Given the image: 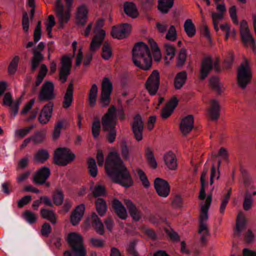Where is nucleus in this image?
Listing matches in <instances>:
<instances>
[{
    "label": "nucleus",
    "mask_w": 256,
    "mask_h": 256,
    "mask_svg": "<svg viewBox=\"0 0 256 256\" xmlns=\"http://www.w3.org/2000/svg\"><path fill=\"white\" fill-rule=\"evenodd\" d=\"M96 210L98 214L102 216L106 214L108 206L106 200L102 198H98L96 202Z\"/></svg>",
    "instance_id": "obj_31"
},
{
    "label": "nucleus",
    "mask_w": 256,
    "mask_h": 256,
    "mask_svg": "<svg viewBox=\"0 0 256 256\" xmlns=\"http://www.w3.org/2000/svg\"><path fill=\"white\" fill-rule=\"evenodd\" d=\"M55 12L58 18L60 28H62L64 24L68 22L70 17V12L68 8L65 10L61 0H57L55 4Z\"/></svg>",
    "instance_id": "obj_8"
},
{
    "label": "nucleus",
    "mask_w": 256,
    "mask_h": 256,
    "mask_svg": "<svg viewBox=\"0 0 256 256\" xmlns=\"http://www.w3.org/2000/svg\"><path fill=\"white\" fill-rule=\"evenodd\" d=\"M73 84L70 82L66 90L62 102V106L64 108H68L71 105L73 101Z\"/></svg>",
    "instance_id": "obj_24"
},
{
    "label": "nucleus",
    "mask_w": 256,
    "mask_h": 256,
    "mask_svg": "<svg viewBox=\"0 0 256 256\" xmlns=\"http://www.w3.org/2000/svg\"><path fill=\"white\" fill-rule=\"evenodd\" d=\"M50 174V170L48 168L44 166L38 170L34 176V182L40 185L45 184L46 180Z\"/></svg>",
    "instance_id": "obj_16"
},
{
    "label": "nucleus",
    "mask_w": 256,
    "mask_h": 256,
    "mask_svg": "<svg viewBox=\"0 0 256 256\" xmlns=\"http://www.w3.org/2000/svg\"><path fill=\"white\" fill-rule=\"evenodd\" d=\"M54 104L52 102H49L42 108L38 120L42 124H46L52 117V114L53 110Z\"/></svg>",
    "instance_id": "obj_14"
},
{
    "label": "nucleus",
    "mask_w": 256,
    "mask_h": 256,
    "mask_svg": "<svg viewBox=\"0 0 256 256\" xmlns=\"http://www.w3.org/2000/svg\"><path fill=\"white\" fill-rule=\"evenodd\" d=\"M253 202L252 194L246 190L245 196L243 202V208L245 210H249Z\"/></svg>",
    "instance_id": "obj_42"
},
{
    "label": "nucleus",
    "mask_w": 256,
    "mask_h": 256,
    "mask_svg": "<svg viewBox=\"0 0 256 256\" xmlns=\"http://www.w3.org/2000/svg\"><path fill=\"white\" fill-rule=\"evenodd\" d=\"M148 43L152 50L154 51V56H158L159 57H160L161 54L160 50L158 48L156 42L153 39L150 38L148 40Z\"/></svg>",
    "instance_id": "obj_55"
},
{
    "label": "nucleus",
    "mask_w": 256,
    "mask_h": 256,
    "mask_svg": "<svg viewBox=\"0 0 256 256\" xmlns=\"http://www.w3.org/2000/svg\"><path fill=\"white\" fill-rule=\"evenodd\" d=\"M209 84L213 90H215L218 94H221L222 88L219 78L217 76H213L211 77L209 80Z\"/></svg>",
    "instance_id": "obj_36"
},
{
    "label": "nucleus",
    "mask_w": 256,
    "mask_h": 256,
    "mask_svg": "<svg viewBox=\"0 0 256 256\" xmlns=\"http://www.w3.org/2000/svg\"><path fill=\"white\" fill-rule=\"evenodd\" d=\"M186 50L182 48L178 57L177 66L182 67L184 64L186 60Z\"/></svg>",
    "instance_id": "obj_51"
},
{
    "label": "nucleus",
    "mask_w": 256,
    "mask_h": 256,
    "mask_svg": "<svg viewBox=\"0 0 256 256\" xmlns=\"http://www.w3.org/2000/svg\"><path fill=\"white\" fill-rule=\"evenodd\" d=\"M88 11L85 6L82 5L78 8L76 16L77 24L82 26H85L88 19Z\"/></svg>",
    "instance_id": "obj_20"
},
{
    "label": "nucleus",
    "mask_w": 256,
    "mask_h": 256,
    "mask_svg": "<svg viewBox=\"0 0 256 256\" xmlns=\"http://www.w3.org/2000/svg\"><path fill=\"white\" fill-rule=\"evenodd\" d=\"M240 172L242 176L244 184L246 188H251V178L248 174V173L244 168L242 166L240 168Z\"/></svg>",
    "instance_id": "obj_40"
},
{
    "label": "nucleus",
    "mask_w": 256,
    "mask_h": 256,
    "mask_svg": "<svg viewBox=\"0 0 256 256\" xmlns=\"http://www.w3.org/2000/svg\"><path fill=\"white\" fill-rule=\"evenodd\" d=\"M246 227V220L244 217L239 218L238 217L236 222V228L235 234L238 236H240L242 230Z\"/></svg>",
    "instance_id": "obj_38"
},
{
    "label": "nucleus",
    "mask_w": 256,
    "mask_h": 256,
    "mask_svg": "<svg viewBox=\"0 0 256 256\" xmlns=\"http://www.w3.org/2000/svg\"><path fill=\"white\" fill-rule=\"evenodd\" d=\"M164 231L172 240L174 242H178L180 240V236L172 228H165Z\"/></svg>",
    "instance_id": "obj_49"
},
{
    "label": "nucleus",
    "mask_w": 256,
    "mask_h": 256,
    "mask_svg": "<svg viewBox=\"0 0 256 256\" xmlns=\"http://www.w3.org/2000/svg\"><path fill=\"white\" fill-rule=\"evenodd\" d=\"M94 197L104 196L106 194V189L104 186L102 185H96L92 192Z\"/></svg>",
    "instance_id": "obj_50"
},
{
    "label": "nucleus",
    "mask_w": 256,
    "mask_h": 256,
    "mask_svg": "<svg viewBox=\"0 0 256 256\" xmlns=\"http://www.w3.org/2000/svg\"><path fill=\"white\" fill-rule=\"evenodd\" d=\"M112 56V50L110 45L105 42L102 48V57L106 60H108Z\"/></svg>",
    "instance_id": "obj_37"
},
{
    "label": "nucleus",
    "mask_w": 256,
    "mask_h": 256,
    "mask_svg": "<svg viewBox=\"0 0 256 256\" xmlns=\"http://www.w3.org/2000/svg\"><path fill=\"white\" fill-rule=\"evenodd\" d=\"M104 25V22L102 18L98 19L96 22V26L94 30V32L96 34L92 40L90 44V50L93 52H94L100 48L104 40L106 32L104 30L102 29Z\"/></svg>",
    "instance_id": "obj_4"
},
{
    "label": "nucleus",
    "mask_w": 256,
    "mask_h": 256,
    "mask_svg": "<svg viewBox=\"0 0 256 256\" xmlns=\"http://www.w3.org/2000/svg\"><path fill=\"white\" fill-rule=\"evenodd\" d=\"M52 200L56 206H59L62 204L64 200V194L62 190L56 188L52 194Z\"/></svg>",
    "instance_id": "obj_34"
},
{
    "label": "nucleus",
    "mask_w": 256,
    "mask_h": 256,
    "mask_svg": "<svg viewBox=\"0 0 256 256\" xmlns=\"http://www.w3.org/2000/svg\"><path fill=\"white\" fill-rule=\"evenodd\" d=\"M75 154L66 148H58L54 152V162L58 165L66 166L75 158Z\"/></svg>",
    "instance_id": "obj_5"
},
{
    "label": "nucleus",
    "mask_w": 256,
    "mask_h": 256,
    "mask_svg": "<svg viewBox=\"0 0 256 256\" xmlns=\"http://www.w3.org/2000/svg\"><path fill=\"white\" fill-rule=\"evenodd\" d=\"M54 84L46 81L42 84L39 94L38 98L40 101H48L54 99L56 95L54 94Z\"/></svg>",
    "instance_id": "obj_10"
},
{
    "label": "nucleus",
    "mask_w": 256,
    "mask_h": 256,
    "mask_svg": "<svg viewBox=\"0 0 256 256\" xmlns=\"http://www.w3.org/2000/svg\"><path fill=\"white\" fill-rule=\"evenodd\" d=\"M252 78V73L248 62H242L238 70V82L239 86L244 88Z\"/></svg>",
    "instance_id": "obj_6"
},
{
    "label": "nucleus",
    "mask_w": 256,
    "mask_h": 256,
    "mask_svg": "<svg viewBox=\"0 0 256 256\" xmlns=\"http://www.w3.org/2000/svg\"><path fill=\"white\" fill-rule=\"evenodd\" d=\"M12 94L8 92L5 94L3 98V104L12 107L14 103Z\"/></svg>",
    "instance_id": "obj_58"
},
{
    "label": "nucleus",
    "mask_w": 256,
    "mask_h": 256,
    "mask_svg": "<svg viewBox=\"0 0 256 256\" xmlns=\"http://www.w3.org/2000/svg\"><path fill=\"white\" fill-rule=\"evenodd\" d=\"M178 100L176 96H172L170 100L167 103L166 106L174 110L177 106Z\"/></svg>",
    "instance_id": "obj_64"
},
{
    "label": "nucleus",
    "mask_w": 256,
    "mask_h": 256,
    "mask_svg": "<svg viewBox=\"0 0 256 256\" xmlns=\"http://www.w3.org/2000/svg\"><path fill=\"white\" fill-rule=\"evenodd\" d=\"M164 161L168 168L172 170H175L177 168L176 158L171 151L168 152L164 156Z\"/></svg>",
    "instance_id": "obj_25"
},
{
    "label": "nucleus",
    "mask_w": 256,
    "mask_h": 256,
    "mask_svg": "<svg viewBox=\"0 0 256 256\" xmlns=\"http://www.w3.org/2000/svg\"><path fill=\"white\" fill-rule=\"evenodd\" d=\"M122 154L123 158L126 160H130V156H129V150L128 146L126 144V143H124L122 145Z\"/></svg>",
    "instance_id": "obj_63"
},
{
    "label": "nucleus",
    "mask_w": 256,
    "mask_h": 256,
    "mask_svg": "<svg viewBox=\"0 0 256 256\" xmlns=\"http://www.w3.org/2000/svg\"><path fill=\"white\" fill-rule=\"evenodd\" d=\"M112 93L101 92L100 100L102 107H106L109 105L110 102V94Z\"/></svg>",
    "instance_id": "obj_46"
},
{
    "label": "nucleus",
    "mask_w": 256,
    "mask_h": 256,
    "mask_svg": "<svg viewBox=\"0 0 256 256\" xmlns=\"http://www.w3.org/2000/svg\"><path fill=\"white\" fill-rule=\"evenodd\" d=\"M114 212L120 218L125 220L128 218L126 210L122 202L118 199H114L112 203Z\"/></svg>",
    "instance_id": "obj_15"
},
{
    "label": "nucleus",
    "mask_w": 256,
    "mask_h": 256,
    "mask_svg": "<svg viewBox=\"0 0 256 256\" xmlns=\"http://www.w3.org/2000/svg\"><path fill=\"white\" fill-rule=\"evenodd\" d=\"M212 202V196L209 195L207 196L206 202L201 206V212L208 213Z\"/></svg>",
    "instance_id": "obj_59"
},
{
    "label": "nucleus",
    "mask_w": 256,
    "mask_h": 256,
    "mask_svg": "<svg viewBox=\"0 0 256 256\" xmlns=\"http://www.w3.org/2000/svg\"><path fill=\"white\" fill-rule=\"evenodd\" d=\"M229 14L232 22L236 24H238V22L237 18L236 8L235 6H232L230 8Z\"/></svg>",
    "instance_id": "obj_62"
},
{
    "label": "nucleus",
    "mask_w": 256,
    "mask_h": 256,
    "mask_svg": "<svg viewBox=\"0 0 256 256\" xmlns=\"http://www.w3.org/2000/svg\"><path fill=\"white\" fill-rule=\"evenodd\" d=\"M72 66V60L68 56H64L62 58V68L64 71L70 72Z\"/></svg>",
    "instance_id": "obj_43"
},
{
    "label": "nucleus",
    "mask_w": 256,
    "mask_h": 256,
    "mask_svg": "<svg viewBox=\"0 0 256 256\" xmlns=\"http://www.w3.org/2000/svg\"><path fill=\"white\" fill-rule=\"evenodd\" d=\"M124 11L129 17L135 18L138 16L136 4L132 2H125L124 4Z\"/></svg>",
    "instance_id": "obj_21"
},
{
    "label": "nucleus",
    "mask_w": 256,
    "mask_h": 256,
    "mask_svg": "<svg viewBox=\"0 0 256 256\" xmlns=\"http://www.w3.org/2000/svg\"><path fill=\"white\" fill-rule=\"evenodd\" d=\"M92 220L96 233L100 235H103L104 234V224L96 213L92 214Z\"/></svg>",
    "instance_id": "obj_28"
},
{
    "label": "nucleus",
    "mask_w": 256,
    "mask_h": 256,
    "mask_svg": "<svg viewBox=\"0 0 256 256\" xmlns=\"http://www.w3.org/2000/svg\"><path fill=\"white\" fill-rule=\"evenodd\" d=\"M85 211L84 204L78 205L72 212L70 216V222L74 226L77 225L82 218Z\"/></svg>",
    "instance_id": "obj_19"
},
{
    "label": "nucleus",
    "mask_w": 256,
    "mask_h": 256,
    "mask_svg": "<svg viewBox=\"0 0 256 256\" xmlns=\"http://www.w3.org/2000/svg\"><path fill=\"white\" fill-rule=\"evenodd\" d=\"M160 78L158 70H154L146 82V89L151 96L155 95L159 88Z\"/></svg>",
    "instance_id": "obj_9"
},
{
    "label": "nucleus",
    "mask_w": 256,
    "mask_h": 256,
    "mask_svg": "<svg viewBox=\"0 0 256 256\" xmlns=\"http://www.w3.org/2000/svg\"><path fill=\"white\" fill-rule=\"evenodd\" d=\"M20 102V99L16 100L14 102L13 105L10 107V110L12 117L14 118L17 114L19 108V106Z\"/></svg>",
    "instance_id": "obj_57"
},
{
    "label": "nucleus",
    "mask_w": 256,
    "mask_h": 256,
    "mask_svg": "<svg viewBox=\"0 0 256 256\" xmlns=\"http://www.w3.org/2000/svg\"><path fill=\"white\" fill-rule=\"evenodd\" d=\"M130 30L131 26L128 23H124L112 26L110 34L112 38L122 40L127 37Z\"/></svg>",
    "instance_id": "obj_11"
},
{
    "label": "nucleus",
    "mask_w": 256,
    "mask_h": 256,
    "mask_svg": "<svg viewBox=\"0 0 256 256\" xmlns=\"http://www.w3.org/2000/svg\"><path fill=\"white\" fill-rule=\"evenodd\" d=\"M92 246L96 248H102L104 246V241L102 239L92 238L90 240Z\"/></svg>",
    "instance_id": "obj_60"
},
{
    "label": "nucleus",
    "mask_w": 256,
    "mask_h": 256,
    "mask_svg": "<svg viewBox=\"0 0 256 256\" xmlns=\"http://www.w3.org/2000/svg\"><path fill=\"white\" fill-rule=\"evenodd\" d=\"M112 84L108 78H104L102 84V92L112 93Z\"/></svg>",
    "instance_id": "obj_48"
},
{
    "label": "nucleus",
    "mask_w": 256,
    "mask_h": 256,
    "mask_svg": "<svg viewBox=\"0 0 256 256\" xmlns=\"http://www.w3.org/2000/svg\"><path fill=\"white\" fill-rule=\"evenodd\" d=\"M184 29L189 37H192L196 32V28L190 19H187L184 23Z\"/></svg>",
    "instance_id": "obj_33"
},
{
    "label": "nucleus",
    "mask_w": 256,
    "mask_h": 256,
    "mask_svg": "<svg viewBox=\"0 0 256 256\" xmlns=\"http://www.w3.org/2000/svg\"><path fill=\"white\" fill-rule=\"evenodd\" d=\"M32 140L33 141L34 144H39L42 143L45 138V134L42 131H36L34 134L30 136Z\"/></svg>",
    "instance_id": "obj_41"
},
{
    "label": "nucleus",
    "mask_w": 256,
    "mask_h": 256,
    "mask_svg": "<svg viewBox=\"0 0 256 256\" xmlns=\"http://www.w3.org/2000/svg\"><path fill=\"white\" fill-rule=\"evenodd\" d=\"M177 36L175 26L174 25H171L166 35V38L168 40L174 42L176 40Z\"/></svg>",
    "instance_id": "obj_47"
},
{
    "label": "nucleus",
    "mask_w": 256,
    "mask_h": 256,
    "mask_svg": "<svg viewBox=\"0 0 256 256\" xmlns=\"http://www.w3.org/2000/svg\"><path fill=\"white\" fill-rule=\"evenodd\" d=\"M50 157V154L46 150H39L34 156V159L38 162L44 163Z\"/></svg>",
    "instance_id": "obj_32"
},
{
    "label": "nucleus",
    "mask_w": 256,
    "mask_h": 256,
    "mask_svg": "<svg viewBox=\"0 0 256 256\" xmlns=\"http://www.w3.org/2000/svg\"><path fill=\"white\" fill-rule=\"evenodd\" d=\"M126 204L128 210L130 214L135 222L140 220L142 216L141 212L138 210L134 203L130 200L126 201Z\"/></svg>",
    "instance_id": "obj_22"
},
{
    "label": "nucleus",
    "mask_w": 256,
    "mask_h": 256,
    "mask_svg": "<svg viewBox=\"0 0 256 256\" xmlns=\"http://www.w3.org/2000/svg\"><path fill=\"white\" fill-rule=\"evenodd\" d=\"M138 174L145 188H148L150 184L144 172L142 170H138Z\"/></svg>",
    "instance_id": "obj_52"
},
{
    "label": "nucleus",
    "mask_w": 256,
    "mask_h": 256,
    "mask_svg": "<svg viewBox=\"0 0 256 256\" xmlns=\"http://www.w3.org/2000/svg\"><path fill=\"white\" fill-rule=\"evenodd\" d=\"M24 218L30 224H33L36 222L37 216L30 210H26L22 214Z\"/></svg>",
    "instance_id": "obj_39"
},
{
    "label": "nucleus",
    "mask_w": 256,
    "mask_h": 256,
    "mask_svg": "<svg viewBox=\"0 0 256 256\" xmlns=\"http://www.w3.org/2000/svg\"><path fill=\"white\" fill-rule=\"evenodd\" d=\"M31 200L32 196H26L18 202V206L20 208H22L24 206L28 204Z\"/></svg>",
    "instance_id": "obj_61"
},
{
    "label": "nucleus",
    "mask_w": 256,
    "mask_h": 256,
    "mask_svg": "<svg viewBox=\"0 0 256 256\" xmlns=\"http://www.w3.org/2000/svg\"><path fill=\"white\" fill-rule=\"evenodd\" d=\"M132 61L140 69L148 70L152 64V57L148 46L143 42H137L132 50Z\"/></svg>",
    "instance_id": "obj_2"
},
{
    "label": "nucleus",
    "mask_w": 256,
    "mask_h": 256,
    "mask_svg": "<svg viewBox=\"0 0 256 256\" xmlns=\"http://www.w3.org/2000/svg\"><path fill=\"white\" fill-rule=\"evenodd\" d=\"M240 34L244 44L246 46L249 44L253 52L256 53V46L254 40L250 32L248 23L246 20H242L240 22Z\"/></svg>",
    "instance_id": "obj_7"
},
{
    "label": "nucleus",
    "mask_w": 256,
    "mask_h": 256,
    "mask_svg": "<svg viewBox=\"0 0 256 256\" xmlns=\"http://www.w3.org/2000/svg\"><path fill=\"white\" fill-rule=\"evenodd\" d=\"M165 52L166 56H170V60H172L176 54V48L172 44H165L164 45Z\"/></svg>",
    "instance_id": "obj_53"
},
{
    "label": "nucleus",
    "mask_w": 256,
    "mask_h": 256,
    "mask_svg": "<svg viewBox=\"0 0 256 256\" xmlns=\"http://www.w3.org/2000/svg\"><path fill=\"white\" fill-rule=\"evenodd\" d=\"M63 128V122L62 121L58 122L55 125L53 132V139L56 140L60 136L61 130Z\"/></svg>",
    "instance_id": "obj_54"
},
{
    "label": "nucleus",
    "mask_w": 256,
    "mask_h": 256,
    "mask_svg": "<svg viewBox=\"0 0 256 256\" xmlns=\"http://www.w3.org/2000/svg\"><path fill=\"white\" fill-rule=\"evenodd\" d=\"M104 131L108 132L106 135L107 140L110 144L113 143L116 138V124H111L109 126H102Z\"/></svg>",
    "instance_id": "obj_26"
},
{
    "label": "nucleus",
    "mask_w": 256,
    "mask_h": 256,
    "mask_svg": "<svg viewBox=\"0 0 256 256\" xmlns=\"http://www.w3.org/2000/svg\"><path fill=\"white\" fill-rule=\"evenodd\" d=\"M187 78V74L185 71H182L178 73L174 80V84L176 89H180L184 84Z\"/></svg>",
    "instance_id": "obj_29"
},
{
    "label": "nucleus",
    "mask_w": 256,
    "mask_h": 256,
    "mask_svg": "<svg viewBox=\"0 0 256 256\" xmlns=\"http://www.w3.org/2000/svg\"><path fill=\"white\" fill-rule=\"evenodd\" d=\"M220 105L218 102L213 100L211 102V107L208 110V114L212 120H216L220 116Z\"/></svg>",
    "instance_id": "obj_27"
},
{
    "label": "nucleus",
    "mask_w": 256,
    "mask_h": 256,
    "mask_svg": "<svg viewBox=\"0 0 256 256\" xmlns=\"http://www.w3.org/2000/svg\"><path fill=\"white\" fill-rule=\"evenodd\" d=\"M104 167L106 174L115 183L126 188L134 184L129 171L116 152H110L108 154L106 158Z\"/></svg>",
    "instance_id": "obj_1"
},
{
    "label": "nucleus",
    "mask_w": 256,
    "mask_h": 256,
    "mask_svg": "<svg viewBox=\"0 0 256 256\" xmlns=\"http://www.w3.org/2000/svg\"><path fill=\"white\" fill-rule=\"evenodd\" d=\"M87 164L89 174L92 178H95L98 174V168L95 160L92 158H89Z\"/></svg>",
    "instance_id": "obj_35"
},
{
    "label": "nucleus",
    "mask_w": 256,
    "mask_h": 256,
    "mask_svg": "<svg viewBox=\"0 0 256 256\" xmlns=\"http://www.w3.org/2000/svg\"><path fill=\"white\" fill-rule=\"evenodd\" d=\"M213 68L212 60L210 57L204 58L201 64L200 70V78L202 80H204Z\"/></svg>",
    "instance_id": "obj_17"
},
{
    "label": "nucleus",
    "mask_w": 256,
    "mask_h": 256,
    "mask_svg": "<svg viewBox=\"0 0 256 256\" xmlns=\"http://www.w3.org/2000/svg\"><path fill=\"white\" fill-rule=\"evenodd\" d=\"M70 251L66 250L64 256H86V250L84 245L82 236L76 232L68 234L66 239Z\"/></svg>",
    "instance_id": "obj_3"
},
{
    "label": "nucleus",
    "mask_w": 256,
    "mask_h": 256,
    "mask_svg": "<svg viewBox=\"0 0 256 256\" xmlns=\"http://www.w3.org/2000/svg\"><path fill=\"white\" fill-rule=\"evenodd\" d=\"M116 110V108L114 106H110L108 109V112L102 118V126L106 127V126H109L111 124H116L114 121V113Z\"/></svg>",
    "instance_id": "obj_23"
},
{
    "label": "nucleus",
    "mask_w": 256,
    "mask_h": 256,
    "mask_svg": "<svg viewBox=\"0 0 256 256\" xmlns=\"http://www.w3.org/2000/svg\"><path fill=\"white\" fill-rule=\"evenodd\" d=\"M100 130V121L98 119L96 118L93 122L92 126V134L94 138H96L99 136Z\"/></svg>",
    "instance_id": "obj_44"
},
{
    "label": "nucleus",
    "mask_w": 256,
    "mask_h": 256,
    "mask_svg": "<svg viewBox=\"0 0 256 256\" xmlns=\"http://www.w3.org/2000/svg\"><path fill=\"white\" fill-rule=\"evenodd\" d=\"M40 214L43 218L49 220L52 224H56V216L53 210L42 208L40 210Z\"/></svg>",
    "instance_id": "obj_30"
},
{
    "label": "nucleus",
    "mask_w": 256,
    "mask_h": 256,
    "mask_svg": "<svg viewBox=\"0 0 256 256\" xmlns=\"http://www.w3.org/2000/svg\"><path fill=\"white\" fill-rule=\"evenodd\" d=\"M52 230L50 224L48 223L44 222L42 226L41 234L43 236L48 237L52 232Z\"/></svg>",
    "instance_id": "obj_56"
},
{
    "label": "nucleus",
    "mask_w": 256,
    "mask_h": 256,
    "mask_svg": "<svg viewBox=\"0 0 256 256\" xmlns=\"http://www.w3.org/2000/svg\"><path fill=\"white\" fill-rule=\"evenodd\" d=\"M19 60L18 56H15L10 62L8 67V72L10 74H14L16 72Z\"/></svg>",
    "instance_id": "obj_45"
},
{
    "label": "nucleus",
    "mask_w": 256,
    "mask_h": 256,
    "mask_svg": "<svg viewBox=\"0 0 256 256\" xmlns=\"http://www.w3.org/2000/svg\"><path fill=\"white\" fill-rule=\"evenodd\" d=\"M154 188L158 195L162 197H167L170 192V186L168 182L160 178L154 180Z\"/></svg>",
    "instance_id": "obj_13"
},
{
    "label": "nucleus",
    "mask_w": 256,
    "mask_h": 256,
    "mask_svg": "<svg viewBox=\"0 0 256 256\" xmlns=\"http://www.w3.org/2000/svg\"><path fill=\"white\" fill-rule=\"evenodd\" d=\"M130 126L136 139L138 141L141 140L142 139L144 122L140 114H137L134 116L133 122L130 123Z\"/></svg>",
    "instance_id": "obj_12"
},
{
    "label": "nucleus",
    "mask_w": 256,
    "mask_h": 256,
    "mask_svg": "<svg viewBox=\"0 0 256 256\" xmlns=\"http://www.w3.org/2000/svg\"><path fill=\"white\" fill-rule=\"evenodd\" d=\"M194 119L192 115L190 114L182 119L180 124V130L182 132L186 135L188 134L194 128Z\"/></svg>",
    "instance_id": "obj_18"
}]
</instances>
